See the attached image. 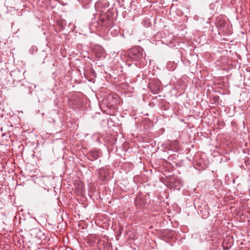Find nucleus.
<instances>
[{
	"mask_svg": "<svg viewBox=\"0 0 250 250\" xmlns=\"http://www.w3.org/2000/svg\"><path fill=\"white\" fill-rule=\"evenodd\" d=\"M144 51L142 47L135 46L128 51V58L130 60L135 62L142 61L144 59Z\"/></svg>",
	"mask_w": 250,
	"mask_h": 250,
	"instance_id": "f257e3e1",
	"label": "nucleus"
},
{
	"mask_svg": "<svg viewBox=\"0 0 250 250\" xmlns=\"http://www.w3.org/2000/svg\"><path fill=\"white\" fill-rule=\"evenodd\" d=\"M99 155L98 152L91 151L90 152L88 155L89 160L91 161H94L99 158Z\"/></svg>",
	"mask_w": 250,
	"mask_h": 250,
	"instance_id": "f03ea898",
	"label": "nucleus"
},
{
	"mask_svg": "<svg viewBox=\"0 0 250 250\" xmlns=\"http://www.w3.org/2000/svg\"><path fill=\"white\" fill-rule=\"evenodd\" d=\"M109 22L108 19L106 18V17H104L103 16H101L99 19L98 22L99 24H102L103 25L107 26Z\"/></svg>",
	"mask_w": 250,
	"mask_h": 250,
	"instance_id": "7ed1b4c3",
	"label": "nucleus"
},
{
	"mask_svg": "<svg viewBox=\"0 0 250 250\" xmlns=\"http://www.w3.org/2000/svg\"><path fill=\"white\" fill-rule=\"evenodd\" d=\"M82 2L83 3H87L89 2L90 0H82Z\"/></svg>",
	"mask_w": 250,
	"mask_h": 250,
	"instance_id": "20e7f679",
	"label": "nucleus"
}]
</instances>
